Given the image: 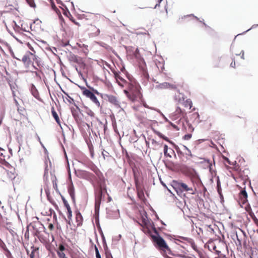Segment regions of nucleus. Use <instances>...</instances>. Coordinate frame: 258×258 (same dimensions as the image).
I'll list each match as a JSON object with an SVG mask.
<instances>
[{
  "instance_id": "obj_1",
  "label": "nucleus",
  "mask_w": 258,
  "mask_h": 258,
  "mask_svg": "<svg viewBox=\"0 0 258 258\" xmlns=\"http://www.w3.org/2000/svg\"><path fill=\"white\" fill-rule=\"evenodd\" d=\"M125 87L127 88V90H124L123 92L131 101L134 102L142 98L141 87L136 82L130 81Z\"/></svg>"
},
{
  "instance_id": "obj_2",
  "label": "nucleus",
  "mask_w": 258,
  "mask_h": 258,
  "mask_svg": "<svg viewBox=\"0 0 258 258\" xmlns=\"http://www.w3.org/2000/svg\"><path fill=\"white\" fill-rule=\"evenodd\" d=\"M21 60L26 67L31 70V71L38 70L41 66V61L38 56L30 51L26 53Z\"/></svg>"
},
{
  "instance_id": "obj_3",
  "label": "nucleus",
  "mask_w": 258,
  "mask_h": 258,
  "mask_svg": "<svg viewBox=\"0 0 258 258\" xmlns=\"http://www.w3.org/2000/svg\"><path fill=\"white\" fill-rule=\"evenodd\" d=\"M105 193H107V189L105 182L104 180H103L99 183L95 189V210L99 208L102 196Z\"/></svg>"
},
{
  "instance_id": "obj_4",
  "label": "nucleus",
  "mask_w": 258,
  "mask_h": 258,
  "mask_svg": "<svg viewBox=\"0 0 258 258\" xmlns=\"http://www.w3.org/2000/svg\"><path fill=\"white\" fill-rule=\"evenodd\" d=\"M181 171L183 174L190 177V180L192 183H196V184L200 183V179L194 169L187 166H183L182 167Z\"/></svg>"
},
{
  "instance_id": "obj_5",
  "label": "nucleus",
  "mask_w": 258,
  "mask_h": 258,
  "mask_svg": "<svg viewBox=\"0 0 258 258\" xmlns=\"http://www.w3.org/2000/svg\"><path fill=\"white\" fill-rule=\"evenodd\" d=\"M173 183L175 187L181 192L186 191L189 192L191 194H195L196 191H197V189L195 185V183H192L193 187H189L186 184L181 181H173Z\"/></svg>"
},
{
  "instance_id": "obj_6",
  "label": "nucleus",
  "mask_w": 258,
  "mask_h": 258,
  "mask_svg": "<svg viewBox=\"0 0 258 258\" xmlns=\"http://www.w3.org/2000/svg\"><path fill=\"white\" fill-rule=\"evenodd\" d=\"M79 88L82 90L83 96L89 98L97 107H99L100 106V102L93 92L83 86H79Z\"/></svg>"
},
{
  "instance_id": "obj_7",
  "label": "nucleus",
  "mask_w": 258,
  "mask_h": 258,
  "mask_svg": "<svg viewBox=\"0 0 258 258\" xmlns=\"http://www.w3.org/2000/svg\"><path fill=\"white\" fill-rule=\"evenodd\" d=\"M105 97L109 103L113 104L116 107L119 108L120 107V102L116 96L112 95L106 94Z\"/></svg>"
},
{
  "instance_id": "obj_8",
  "label": "nucleus",
  "mask_w": 258,
  "mask_h": 258,
  "mask_svg": "<svg viewBox=\"0 0 258 258\" xmlns=\"http://www.w3.org/2000/svg\"><path fill=\"white\" fill-rule=\"evenodd\" d=\"M114 75L118 84L121 87H125L128 82L123 79L120 74L117 72H114Z\"/></svg>"
},
{
  "instance_id": "obj_9",
  "label": "nucleus",
  "mask_w": 258,
  "mask_h": 258,
  "mask_svg": "<svg viewBox=\"0 0 258 258\" xmlns=\"http://www.w3.org/2000/svg\"><path fill=\"white\" fill-rule=\"evenodd\" d=\"M87 31L90 36L94 37L98 36L100 33V30L95 26L91 25L88 29Z\"/></svg>"
},
{
  "instance_id": "obj_10",
  "label": "nucleus",
  "mask_w": 258,
  "mask_h": 258,
  "mask_svg": "<svg viewBox=\"0 0 258 258\" xmlns=\"http://www.w3.org/2000/svg\"><path fill=\"white\" fill-rule=\"evenodd\" d=\"M135 179L136 187V189L137 190L138 197L140 199H142L144 196V192L142 190L140 186L139 185V181L136 177H135Z\"/></svg>"
},
{
  "instance_id": "obj_11",
  "label": "nucleus",
  "mask_w": 258,
  "mask_h": 258,
  "mask_svg": "<svg viewBox=\"0 0 258 258\" xmlns=\"http://www.w3.org/2000/svg\"><path fill=\"white\" fill-rule=\"evenodd\" d=\"M76 214V222L77 226H81L83 222V218L82 215L79 211L75 212Z\"/></svg>"
},
{
  "instance_id": "obj_12",
  "label": "nucleus",
  "mask_w": 258,
  "mask_h": 258,
  "mask_svg": "<svg viewBox=\"0 0 258 258\" xmlns=\"http://www.w3.org/2000/svg\"><path fill=\"white\" fill-rule=\"evenodd\" d=\"M66 250L65 247L62 244H60L57 251V254L59 258H67L64 251Z\"/></svg>"
},
{
  "instance_id": "obj_13",
  "label": "nucleus",
  "mask_w": 258,
  "mask_h": 258,
  "mask_svg": "<svg viewBox=\"0 0 258 258\" xmlns=\"http://www.w3.org/2000/svg\"><path fill=\"white\" fill-rule=\"evenodd\" d=\"M143 223L144 224L142 229L143 231L146 234H148L150 235L152 233V231L150 227L148 226L147 222L145 219L143 220Z\"/></svg>"
},
{
  "instance_id": "obj_14",
  "label": "nucleus",
  "mask_w": 258,
  "mask_h": 258,
  "mask_svg": "<svg viewBox=\"0 0 258 258\" xmlns=\"http://www.w3.org/2000/svg\"><path fill=\"white\" fill-rule=\"evenodd\" d=\"M239 198L241 203L244 204L247 201V194L245 190H242L239 193Z\"/></svg>"
},
{
  "instance_id": "obj_15",
  "label": "nucleus",
  "mask_w": 258,
  "mask_h": 258,
  "mask_svg": "<svg viewBox=\"0 0 258 258\" xmlns=\"http://www.w3.org/2000/svg\"><path fill=\"white\" fill-rule=\"evenodd\" d=\"M51 113H52L53 117L55 119L56 122H57V123L60 126V123H61L60 120L59 119V118L58 117V115L57 112L55 110V109L53 107H51Z\"/></svg>"
},
{
  "instance_id": "obj_16",
  "label": "nucleus",
  "mask_w": 258,
  "mask_h": 258,
  "mask_svg": "<svg viewBox=\"0 0 258 258\" xmlns=\"http://www.w3.org/2000/svg\"><path fill=\"white\" fill-rule=\"evenodd\" d=\"M31 91L32 93V94L36 98H38L39 97V94L38 93V91H37V89L35 87L34 85H32L31 88Z\"/></svg>"
},
{
  "instance_id": "obj_17",
  "label": "nucleus",
  "mask_w": 258,
  "mask_h": 258,
  "mask_svg": "<svg viewBox=\"0 0 258 258\" xmlns=\"http://www.w3.org/2000/svg\"><path fill=\"white\" fill-rule=\"evenodd\" d=\"M183 105L185 107L190 109L192 107V103L190 99H187L183 102Z\"/></svg>"
},
{
  "instance_id": "obj_18",
  "label": "nucleus",
  "mask_w": 258,
  "mask_h": 258,
  "mask_svg": "<svg viewBox=\"0 0 258 258\" xmlns=\"http://www.w3.org/2000/svg\"><path fill=\"white\" fill-rule=\"evenodd\" d=\"M0 247L6 251L8 254H10V251L7 248L5 243L0 239Z\"/></svg>"
},
{
  "instance_id": "obj_19",
  "label": "nucleus",
  "mask_w": 258,
  "mask_h": 258,
  "mask_svg": "<svg viewBox=\"0 0 258 258\" xmlns=\"http://www.w3.org/2000/svg\"><path fill=\"white\" fill-rule=\"evenodd\" d=\"M155 133L157 135H158L160 138H162L163 140H164L166 141L169 142V139L165 136L164 135H162L161 133L159 132H155Z\"/></svg>"
},
{
  "instance_id": "obj_20",
  "label": "nucleus",
  "mask_w": 258,
  "mask_h": 258,
  "mask_svg": "<svg viewBox=\"0 0 258 258\" xmlns=\"http://www.w3.org/2000/svg\"><path fill=\"white\" fill-rule=\"evenodd\" d=\"M168 146L167 145H165L164 146V154L165 156L169 157L171 158V155H170V154L169 153H168Z\"/></svg>"
},
{
  "instance_id": "obj_21",
  "label": "nucleus",
  "mask_w": 258,
  "mask_h": 258,
  "mask_svg": "<svg viewBox=\"0 0 258 258\" xmlns=\"http://www.w3.org/2000/svg\"><path fill=\"white\" fill-rule=\"evenodd\" d=\"M69 194H70L71 197L72 198H74V197L75 196V189H74L73 185H72L71 186H70L69 187Z\"/></svg>"
},
{
  "instance_id": "obj_22",
  "label": "nucleus",
  "mask_w": 258,
  "mask_h": 258,
  "mask_svg": "<svg viewBox=\"0 0 258 258\" xmlns=\"http://www.w3.org/2000/svg\"><path fill=\"white\" fill-rule=\"evenodd\" d=\"M31 248L32 249V250L30 254V258H34L35 253L37 250H38V248L34 247V246H32Z\"/></svg>"
},
{
  "instance_id": "obj_23",
  "label": "nucleus",
  "mask_w": 258,
  "mask_h": 258,
  "mask_svg": "<svg viewBox=\"0 0 258 258\" xmlns=\"http://www.w3.org/2000/svg\"><path fill=\"white\" fill-rule=\"evenodd\" d=\"M211 244V246L212 247L213 250L215 251L216 253L219 255L221 253V251L217 249V246L213 243H210Z\"/></svg>"
},
{
  "instance_id": "obj_24",
  "label": "nucleus",
  "mask_w": 258,
  "mask_h": 258,
  "mask_svg": "<svg viewBox=\"0 0 258 258\" xmlns=\"http://www.w3.org/2000/svg\"><path fill=\"white\" fill-rule=\"evenodd\" d=\"M28 4L32 8H35L36 4L34 0H26Z\"/></svg>"
},
{
  "instance_id": "obj_25",
  "label": "nucleus",
  "mask_w": 258,
  "mask_h": 258,
  "mask_svg": "<svg viewBox=\"0 0 258 258\" xmlns=\"http://www.w3.org/2000/svg\"><path fill=\"white\" fill-rule=\"evenodd\" d=\"M163 85L165 87H167V86L168 85L169 88H172V89H176V87L175 85H171V84H168L167 83H163Z\"/></svg>"
},
{
  "instance_id": "obj_26",
  "label": "nucleus",
  "mask_w": 258,
  "mask_h": 258,
  "mask_svg": "<svg viewBox=\"0 0 258 258\" xmlns=\"http://www.w3.org/2000/svg\"><path fill=\"white\" fill-rule=\"evenodd\" d=\"M217 190H218V192L220 196H221V187H220V181H219V180H218V181H217Z\"/></svg>"
},
{
  "instance_id": "obj_27",
  "label": "nucleus",
  "mask_w": 258,
  "mask_h": 258,
  "mask_svg": "<svg viewBox=\"0 0 258 258\" xmlns=\"http://www.w3.org/2000/svg\"><path fill=\"white\" fill-rule=\"evenodd\" d=\"M87 114L91 117H94L95 113L90 109H88L86 111Z\"/></svg>"
},
{
  "instance_id": "obj_28",
  "label": "nucleus",
  "mask_w": 258,
  "mask_h": 258,
  "mask_svg": "<svg viewBox=\"0 0 258 258\" xmlns=\"http://www.w3.org/2000/svg\"><path fill=\"white\" fill-rule=\"evenodd\" d=\"M192 137L191 134H188L185 135H184L183 137V139L185 140H189Z\"/></svg>"
},
{
  "instance_id": "obj_29",
  "label": "nucleus",
  "mask_w": 258,
  "mask_h": 258,
  "mask_svg": "<svg viewBox=\"0 0 258 258\" xmlns=\"http://www.w3.org/2000/svg\"><path fill=\"white\" fill-rule=\"evenodd\" d=\"M67 216L69 219H71L72 217V212L71 209H69V210H67Z\"/></svg>"
},
{
  "instance_id": "obj_30",
  "label": "nucleus",
  "mask_w": 258,
  "mask_h": 258,
  "mask_svg": "<svg viewBox=\"0 0 258 258\" xmlns=\"http://www.w3.org/2000/svg\"><path fill=\"white\" fill-rule=\"evenodd\" d=\"M187 125H188V131L190 133L193 132L194 131V128L192 126V125L191 124H188Z\"/></svg>"
},
{
  "instance_id": "obj_31",
  "label": "nucleus",
  "mask_w": 258,
  "mask_h": 258,
  "mask_svg": "<svg viewBox=\"0 0 258 258\" xmlns=\"http://www.w3.org/2000/svg\"><path fill=\"white\" fill-rule=\"evenodd\" d=\"M95 252H96V258H101V255L99 254V250L97 247H95Z\"/></svg>"
},
{
  "instance_id": "obj_32",
  "label": "nucleus",
  "mask_w": 258,
  "mask_h": 258,
  "mask_svg": "<svg viewBox=\"0 0 258 258\" xmlns=\"http://www.w3.org/2000/svg\"><path fill=\"white\" fill-rule=\"evenodd\" d=\"M252 219L255 224L258 227V219L255 216L252 217Z\"/></svg>"
},
{
  "instance_id": "obj_33",
  "label": "nucleus",
  "mask_w": 258,
  "mask_h": 258,
  "mask_svg": "<svg viewBox=\"0 0 258 258\" xmlns=\"http://www.w3.org/2000/svg\"><path fill=\"white\" fill-rule=\"evenodd\" d=\"M52 183H53V187L54 188V189H57V183H56V179L55 178V177H54V179L52 180Z\"/></svg>"
},
{
  "instance_id": "obj_34",
  "label": "nucleus",
  "mask_w": 258,
  "mask_h": 258,
  "mask_svg": "<svg viewBox=\"0 0 258 258\" xmlns=\"http://www.w3.org/2000/svg\"><path fill=\"white\" fill-rule=\"evenodd\" d=\"M72 60L74 62H77V63H78V62H79L78 59L76 55H74L72 56Z\"/></svg>"
},
{
  "instance_id": "obj_35",
  "label": "nucleus",
  "mask_w": 258,
  "mask_h": 258,
  "mask_svg": "<svg viewBox=\"0 0 258 258\" xmlns=\"http://www.w3.org/2000/svg\"><path fill=\"white\" fill-rule=\"evenodd\" d=\"M163 0H157V2L156 5L154 6V8H156L157 7H159L160 6V4Z\"/></svg>"
},
{
  "instance_id": "obj_36",
  "label": "nucleus",
  "mask_w": 258,
  "mask_h": 258,
  "mask_svg": "<svg viewBox=\"0 0 258 258\" xmlns=\"http://www.w3.org/2000/svg\"><path fill=\"white\" fill-rule=\"evenodd\" d=\"M175 112H176V114H180V113H181V112H182V110H181V108H180V107H178L176 108V111H175Z\"/></svg>"
},
{
  "instance_id": "obj_37",
  "label": "nucleus",
  "mask_w": 258,
  "mask_h": 258,
  "mask_svg": "<svg viewBox=\"0 0 258 258\" xmlns=\"http://www.w3.org/2000/svg\"><path fill=\"white\" fill-rule=\"evenodd\" d=\"M182 147H183V149L187 150L188 151V152L189 153V155L191 156L192 155H191V151L187 148V147L184 145H183Z\"/></svg>"
},
{
  "instance_id": "obj_38",
  "label": "nucleus",
  "mask_w": 258,
  "mask_h": 258,
  "mask_svg": "<svg viewBox=\"0 0 258 258\" xmlns=\"http://www.w3.org/2000/svg\"><path fill=\"white\" fill-rule=\"evenodd\" d=\"M48 229L50 230H52L54 228V226L51 223H50L49 225H48Z\"/></svg>"
},
{
  "instance_id": "obj_39",
  "label": "nucleus",
  "mask_w": 258,
  "mask_h": 258,
  "mask_svg": "<svg viewBox=\"0 0 258 258\" xmlns=\"http://www.w3.org/2000/svg\"><path fill=\"white\" fill-rule=\"evenodd\" d=\"M70 20L72 21V22H73L74 24H75L76 25H78V26H79V23L76 22L75 21V20L73 18H72L70 19Z\"/></svg>"
},
{
  "instance_id": "obj_40",
  "label": "nucleus",
  "mask_w": 258,
  "mask_h": 258,
  "mask_svg": "<svg viewBox=\"0 0 258 258\" xmlns=\"http://www.w3.org/2000/svg\"><path fill=\"white\" fill-rule=\"evenodd\" d=\"M83 174L84 175L86 176L89 177L91 175V173H89L88 172H86V171H84L83 173Z\"/></svg>"
},
{
  "instance_id": "obj_41",
  "label": "nucleus",
  "mask_w": 258,
  "mask_h": 258,
  "mask_svg": "<svg viewBox=\"0 0 258 258\" xmlns=\"http://www.w3.org/2000/svg\"><path fill=\"white\" fill-rule=\"evenodd\" d=\"M235 65H236L235 62L234 60V61H232V62L231 63L230 67L233 68H235Z\"/></svg>"
},
{
  "instance_id": "obj_42",
  "label": "nucleus",
  "mask_w": 258,
  "mask_h": 258,
  "mask_svg": "<svg viewBox=\"0 0 258 258\" xmlns=\"http://www.w3.org/2000/svg\"><path fill=\"white\" fill-rule=\"evenodd\" d=\"M28 45L29 47V48L33 51L32 53H34L35 54V51L34 50V49L32 47V46L30 45V44H28Z\"/></svg>"
},
{
  "instance_id": "obj_43",
  "label": "nucleus",
  "mask_w": 258,
  "mask_h": 258,
  "mask_svg": "<svg viewBox=\"0 0 258 258\" xmlns=\"http://www.w3.org/2000/svg\"><path fill=\"white\" fill-rule=\"evenodd\" d=\"M92 89L93 92L94 93V94H96L97 95L99 94V93L97 90H94L93 88H92Z\"/></svg>"
},
{
  "instance_id": "obj_44",
  "label": "nucleus",
  "mask_w": 258,
  "mask_h": 258,
  "mask_svg": "<svg viewBox=\"0 0 258 258\" xmlns=\"http://www.w3.org/2000/svg\"><path fill=\"white\" fill-rule=\"evenodd\" d=\"M224 159L225 160V161L227 162V163H228V164H231L230 163V160L228 159V158H226V157H224Z\"/></svg>"
},
{
  "instance_id": "obj_45",
  "label": "nucleus",
  "mask_w": 258,
  "mask_h": 258,
  "mask_svg": "<svg viewBox=\"0 0 258 258\" xmlns=\"http://www.w3.org/2000/svg\"><path fill=\"white\" fill-rule=\"evenodd\" d=\"M52 9H53L54 10H55V11H56V10H57V8H56V7L54 4H52Z\"/></svg>"
},
{
  "instance_id": "obj_46",
  "label": "nucleus",
  "mask_w": 258,
  "mask_h": 258,
  "mask_svg": "<svg viewBox=\"0 0 258 258\" xmlns=\"http://www.w3.org/2000/svg\"><path fill=\"white\" fill-rule=\"evenodd\" d=\"M67 210H69V209H71L69 204H66V207Z\"/></svg>"
},
{
  "instance_id": "obj_47",
  "label": "nucleus",
  "mask_w": 258,
  "mask_h": 258,
  "mask_svg": "<svg viewBox=\"0 0 258 258\" xmlns=\"http://www.w3.org/2000/svg\"><path fill=\"white\" fill-rule=\"evenodd\" d=\"M199 256H200V258H204V256H203V254L202 252H199Z\"/></svg>"
},
{
  "instance_id": "obj_48",
  "label": "nucleus",
  "mask_w": 258,
  "mask_h": 258,
  "mask_svg": "<svg viewBox=\"0 0 258 258\" xmlns=\"http://www.w3.org/2000/svg\"><path fill=\"white\" fill-rule=\"evenodd\" d=\"M15 103H16V105H17V106L18 110H19V107H18V106H19V103H18V101H17L16 99H15Z\"/></svg>"
},
{
  "instance_id": "obj_49",
  "label": "nucleus",
  "mask_w": 258,
  "mask_h": 258,
  "mask_svg": "<svg viewBox=\"0 0 258 258\" xmlns=\"http://www.w3.org/2000/svg\"><path fill=\"white\" fill-rule=\"evenodd\" d=\"M63 203H64V205L65 207H66V204H69L68 203V202L65 200H63Z\"/></svg>"
},
{
  "instance_id": "obj_50",
  "label": "nucleus",
  "mask_w": 258,
  "mask_h": 258,
  "mask_svg": "<svg viewBox=\"0 0 258 258\" xmlns=\"http://www.w3.org/2000/svg\"><path fill=\"white\" fill-rule=\"evenodd\" d=\"M146 143L147 146H149V143L148 142L146 141Z\"/></svg>"
},
{
  "instance_id": "obj_51",
  "label": "nucleus",
  "mask_w": 258,
  "mask_h": 258,
  "mask_svg": "<svg viewBox=\"0 0 258 258\" xmlns=\"http://www.w3.org/2000/svg\"><path fill=\"white\" fill-rule=\"evenodd\" d=\"M170 151L171 153H174V151L172 150L171 149H170Z\"/></svg>"
},
{
  "instance_id": "obj_52",
  "label": "nucleus",
  "mask_w": 258,
  "mask_h": 258,
  "mask_svg": "<svg viewBox=\"0 0 258 258\" xmlns=\"http://www.w3.org/2000/svg\"><path fill=\"white\" fill-rule=\"evenodd\" d=\"M243 56H244V53L243 52L242 54V56H241V57L242 58H244Z\"/></svg>"
},
{
  "instance_id": "obj_53",
  "label": "nucleus",
  "mask_w": 258,
  "mask_h": 258,
  "mask_svg": "<svg viewBox=\"0 0 258 258\" xmlns=\"http://www.w3.org/2000/svg\"><path fill=\"white\" fill-rule=\"evenodd\" d=\"M13 57H14V58H16L17 59L20 60V59H19V58H17V57H15L14 56Z\"/></svg>"
},
{
  "instance_id": "obj_54",
  "label": "nucleus",
  "mask_w": 258,
  "mask_h": 258,
  "mask_svg": "<svg viewBox=\"0 0 258 258\" xmlns=\"http://www.w3.org/2000/svg\"><path fill=\"white\" fill-rule=\"evenodd\" d=\"M102 155H103V157H104V155L103 152H102ZM104 158H105V157H104Z\"/></svg>"
},
{
  "instance_id": "obj_55",
  "label": "nucleus",
  "mask_w": 258,
  "mask_h": 258,
  "mask_svg": "<svg viewBox=\"0 0 258 258\" xmlns=\"http://www.w3.org/2000/svg\"><path fill=\"white\" fill-rule=\"evenodd\" d=\"M44 177H45V176H46V172H45V173H44Z\"/></svg>"
},
{
  "instance_id": "obj_56",
  "label": "nucleus",
  "mask_w": 258,
  "mask_h": 258,
  "mask_svg": "<svg viewBox=\"0 0 258 258\" xmlns=\"http://www.w3.org/2000/svg\"><path fill=\"white\" fill-rule=\"evenodd\" d=\"M219 243H220V244H223V245H225V244H223V243H221V242H219Z\"/></svg>"
},
{
  "instance_id": "obj_57",
  "label": "nucleus",
  "mask_w": 258,
  "mask_h": 258,
  "mask_svg": "<svg viewBox=\"0 0 258 258\" xmlns=\"http://www.w3.org/2000/svg\"><path fill=\"white\" fill-rule=\"evenodd\" d=\"M154 229L155 231H156V228H154Z\"/></svg>"
},
{
  "instance_id": "obj_58",
  "label": "nucleus",
  "mask_w": 258,
  "mask_h": 258,
  "mask_svg": "<svg viewBox=\"0 0 258 258\" xmlns=\"http://www.w3.org/2000/svg\"><path fill=\"white\" fill-rule=\"evenodd\" d=\"M257 232H258V230H257Z\"/></svg>"
},
{
  "instance_id": "obj_59",
  "label": "nucleus",
  "mask_w": 258,
  "mask_h": 258,
  "mask_svg": "<svg viewBox=\"0 0 258 258\" xmlns=\"http://www.w3.org/2000/svg\"><path fill=\"white\" fill-rule=\"evenodd\" d=\"M107 258H108V257H107Z\"/></svg>"
}]
</instances>
